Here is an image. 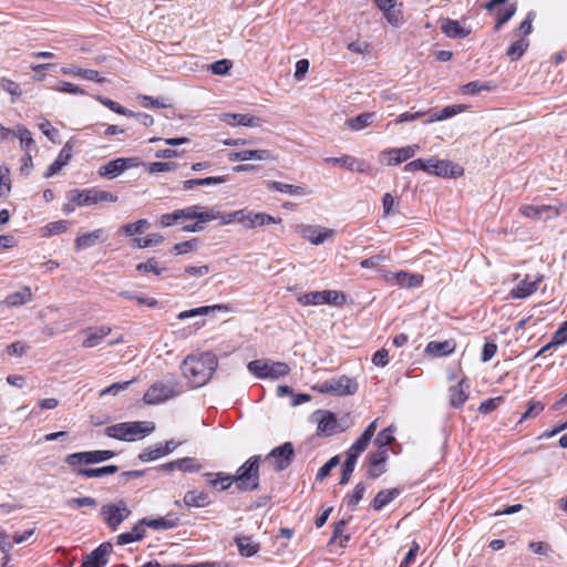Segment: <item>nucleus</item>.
<instances>
[{"instance_id":"1","label":"nucleus","mask_w":567,"mask_h":567,"mask_svg":"<svg viewBox=\"0 0 567 567\" xmlns=\"http://www.w3.org/2000/svg\"><path fill=\"white\" fill-rule=\"evenodd\" d=\"M218 365L217 357L212 352L189 354L182 362L181 369L194 388L206 384Z\"/></svg>"},{"instance_id":"2","label":"nucleus","mask_w":567,"mask_h":567,"mask_svg":"<svg viewBox=\"0 0 567 567\" xmlns=\"http://www.w3.org/2000/svg\"><path fill=\"white\" fill-rule=\"evenodd\" d=\"M155 430V425L152 422H123L117 423L105 429V434L109 437L121 440V441H133L136 437H144Z\"/></svg>"},{"instance_id":"3","label":"nucleus","mask_w":567,"mask_h":567,"mask_svg":"<svg viewBox=\"0 0 567 567\" xmlns=\"http://www.w3.org/2000/svg\"><path fill=\"white\" fill-rule=\"evenodd\" d=\"M260 455L250 456L234 475L235 484L241 492H252L259 487Z\"/></svg>"},{"instance_id":"4","label":"nucleus","mask_w":567,"mask_h":567,"mask_svg":"<svg viewBox=\"0 0 567 567\" xmlns=\"http://www.w3.org/2000/svg\"><path fill=\"white\" fill-rule=\"evenodd\" d=\"M248 371L258 379L277 380L290 373L291 369L286 362H275L267 359L252 360L247 365Z\"/></svg>"},{"instance_id":"5","label":"nucleus","mask_w":567,"mask_h":567,"mask_svg":"<svg viewBox=\"0 0 567 567\" xmlns=\"http://www.w3.org/2000/svg\"><path fill=\"white\" fill-rule=\"evenodd\" d=\"M68 199L79 206H90L102 202L115 203L117 196L97 188L71 189Z\"/></svg>"},{"instance_id":"6","label":"nucleus","mask_w":567,"mask_h":567,"mask_svg":"<svg viewBox=\"0 0 567 567\" xmlns=\"http://www.w3.org/2000/svg\"><path fill=\"white\" fill-rule=\"evenodd\" d=\"M114 456L115 452L111 450L84 451L66 455L64 462L69 465L70 468H75V466L80 465L102 463L111 460Z\"/></svg>"},{"instance_id":"7","label":"nucleus","mask_w":567,"mask_h":567,"mask_svg":"<svg viewBox=\"0 0 567 567\" xmlns=\"http://www.w3.org/2000/svg\"><path fill=\"white\" fill-rule=\"evenodd\" d=\"M316 390L320 393H329L338 396L352 395L358 391V382L352 378L341 375L322 382L320 385L316 386Z\"/></svg>"},{"instance_id":"8","label":"nucleus","mask_w":567,"mask_h":567,"mask_svg":"<svg viewBox=\"0 0 567 567\" xmlns=\"http://www.w3.org/2000/svg\"><path fill=\"white\" fill-rule=\"evenodd\" d=\"M131 509L124 499L115 503L105 504L101 507V515L104 517L106 526L115 532L118 526L131 515Z\"/></svg>"},{"instance_id":"9","label":"nucleus","mask_w":567,"mask_h":567,"mask_svg":"<svg viewBox=\"0 0 567 567\" xmlns=\"http://www.w3.org/2000/svg\"><path fill=\"white\" fill-rule=\"evenodd\" d=\"M298 302L309 305H334L342 306L346 302V295L336 290L311 291L298 297Z\"/></svg>"},{"instance_id":"10","label":"nucleus","mask_w":567,"mask_h":567,"mask_svg":"<svg viewBox=\"0 0 567 567\" xmlns=\"http://www.w3.org/2000/svg\"><path fill=\"white\" fill-rule=\"evenodd\" d=\"M140 164L135 157H118L107 162L99 168V175L109 179L120 176L128 168L137 167Z\"/></svg>"},{"instance_id":"11","label":"nucleus","mask_w":567,"mask_h":567,"mask_svg":"<svg viewBox=\"0 0 567 567\" xmlns=\"http://www.w3.org/2000/svg\"><path fill=\"white\" fill-rule=\"evenodd\" d=\"M295 456V447L291 442H286L270 451L266 456V461L274 463L275 471L286 470L292 462Z\"/></svg>"},{"instance_id":"12","label":"nucleus","mask_w":567,"mask_h":567,"mask_svg":"<svg viewBox=\"0 0 567 567\" xmlns=\"http://www.w3.org/2000/svg\"><path fill=\"white\" fill-rule=\"evenodd\" d=\"M178 394L172 386L156 382L145 392L143 400L146 404H158Z\"/></svg>"},{"instance_id":"13","label":"nucleus","mask_w":567,"mask_h":567,"mask_svg":"<svg viewBox=\"0 0 567 567\" xmlns=\"http://www.w3.org/2000/svg\"><path fill=\"white\" fill-rule=\"evenodd\" d=\"M388 450H377L368 456L367 477L378 478L386 472Z\"/></svg>"},{"instance_id":"14","label":"nucleus","mask_w":567,"mask_h":567,"mask_svg":"<svg viewBox=\"0 0 567 567\" xmlns=\"http://www.w3.org/2000/svg\"><path fill=\"white\" fill-rule=\"evenodd\" d=\"M112 551V545L110 543H102L90 554L85 555L80 567H104L109 559V555Z\"/></svg>"},{"instance_id":"15","label":"nucleus","mask_w":567,"mask_h":567,"mask_svg":"<svg viewBox=\"0 0 567 567\" xmlns=\"http://www.w3.org/2000/svg\"><path fill=\"white\" fill-rule=\"evenodd\" d=\"M417 145L405 146L401 148H391L381 153V162L386 165H399L402 162L414 156Z\"/></svg>"},{"instance_id":"16","label":"nucleus","mask_w":567,"mask_h":567,"mask_svg":"<svg viewBox=\"0 0 567 567\" xmlns=\"http://www.w3.org/2000/svg\"><path fill=\"white\" fill-rule=\"evenodd\" d=\"M228 158L231 162H245L250 159L270 162L275 159V156L269 150H243L229 153Z\"/></svg>"},{"instance_id":"17","label":"nucleus","mask_w":567,"mask_h":567,"mask_svg":"<svg viewBox=\"0 0 567 567\" xmlns=\"http://www.w3.org/2000/svg\"><path fill=\"white\" fill-rule=\"evenodd\" d=\"M313 416L317 417L319 435L330 436L338 432V420L332 412L317 411Z\"/></svg>"},{"instance_id":"18","label":"nucleus","mask_w":567,"mask_h":567,"mask_svg":"<svg viewBox=\"0 0 567 567\" xmlns=\"http://www.w3.org/2000/svg\"><path fill=\"white\" fill-rule=\"evenodd\" d=\"M324 162L332 165H340L350 171L359 173H369L371 169L369 163L362 159H358L351 155H343L341 157H327Z\"/></svg>"},{"instance_id":"19","label":"nucleus","mask_w":567,"mask_h":567,"mask_svg":"<svg viewBox=\"0 0 567 567\" xmlns=\"http://www.w3.org/2000/svg\"><path fill=\"white\" fill-rule=\"evenodd\" d=\"M72 473L78 477L94 478L113 475L118 471L116 465H105L102 467H87L86 465L75 466L71 468Z\"/></svg>"},{"instance_id":"20","label":"nucleus","mask_w":567,"mask_h":567,"mask_svg":"<svg viewBox=\"0 0 567 567\" xmlns=\"http://www.w3.org/2000/svg\"><path fill=\"white\" fill-rule=\"evenodd\" d=\"M203 207L199 205L189 206L183 209H179L182 219H196L200 220L202 223H208L210 220L218 219L219 212L215 210L214 208L206 210V212H199Z\"/></svg>"},{"instance_id":"21","label":"nucleus","mask_w":567,"mask_h":567,"mask_svg":"<svg viewBox=\"0 0 567 567\" xmlns=\"http://www.w3.org/2000/svg\"><path fill=\"white\" fill-rule=\"evenodd\" d=\"M440 28L442 32L451 39H464L470 33L471 30L461 25V23L456 20L450 18H443L440 20Z\"/></svg>"},{"instance_id":"22","label":"nucleus","mask_w":567,"mask_h":567,"mask_svg":"<svg viewBox=\"0 0 567 567\" xmlns=\"http://www.w3.org/2000/svg\"><path fill=\"white\" fill-rule=\"evenodd\" d=\"M302 237L315 245L322 244L328 237L333 235L332 229H327L320 226L303 225L300 227Z\"/></svg>"},{"instance_id":"23","label":"nucleus","mask_w":567,"mask_h":567,"mask_svg":"<svg viewBox=\"0 0 567 567\" xmlns=\"http://www.w3.org/2000/svg\"><path fill=\"white\" fill-rule=\"evenodd\" d=\"M106 240L104 236V230L102 228L95 229L91 233L80 235L75 238V249L84 250L91 247H94L99 243H103Z\"/></svg>"},{"instance_id":"24","label":"nucleus","mask_w":567,"mask_h":567,"mask_svg":"<svg viewBox=\"0 0 567 567\" xmlns=\"http://www.w3.org/2000/svg\"><path fill=\"white\" fill-rule=\"evenodd\" d=\"M456 342L453 339L445 341H431L425 347V354L432 357H445L455 351Z\"/></svg>"},{"instance_id":"25","label":"nucleus","mask_w":567,"mask_h":567,"mask_svg":"<svg viewBox=\"0 0 567 567\" xmlns=\"http://www.w3.org/2000/svg\"><path fill=\"white\" fill-rule=\"evenodd\" d=\"M463 168L450 161H439L432 158V173L440 177H456L461 175Z\"/></svg>"},{"instance_id":"26","label":"nucleus","mask_w":567,"mask_h":567,"mask_svg":"<svg viewBox=\"0 0 567 567\" xmlns=\"http://www.w3.org/2000/svg\"><path fill=\"white\" fill-rule=\"evenodd\" d=\"M468 389L470 384L465 378L452 386L450 390V404L455 409L463 406L468 399Z\"/></svg>"},{"instance_id":"27","label":"nucleus","mask_w":567,"mask_h":567,"mask_svg":"<svg viewBox=\"0 0 567 567\" xmlns=\"http://www.w3.org/2000/svg\"><path fill=\"white\" fill-rule=\"evenodd\" d=\"M183 503L187 507H206L212 504V499L204 491L190 489L184 495Z\"/></svg>"},{"instance_id":"28","label":"nucleus","mask_w":567,"mask_h":567,"mask_svg":"<svg viewBox=\"0 0 567 567\" xmlns=\"http://www.w3.org/2000/svg\"><path fill=\"white\" fill-rule=\"evenodd\" d=\"M266 186L268 189L289 194L291 196H305L310 194V190L305 186L291 185L276 181H268Z\"/></svg>"},{"instance_id":"29","label":"nucleus","mask_w":567,"mask_h":567,"mask_svg":"<svg viewBox=\"0 0 567 567\" xmlns=\"http://www.w3.org/2000/svg\"><path fill=\"white\" fill-rule=\"evenodd\" d=\"M221 120L231 126L243 125L254 127L260 124V118L249 114L224 113Z\"/></svg>"},{"instance_id":"30","label":"nucleus","mask_w":567,"mask_h":567,"mask_svg":"<svg viewBox=\"0 0 567 567\" xmlns=\"http://www.w3.org/2000/svg\"><path fill=\"white\" fill-rule=\"evenodd\" d=\"M400 493L401 491L396 487L380 491L371 502L372 508L377 512L381 511L395 499Z\"/></svg>"},{"instance_id":"31","label":"nucleus","mask_w":567,"mask_h":567,"mask_svg":"<svg viewBox=\"0 0 567 567\" xmlns=\"http://www.w3.org/2000/svg\"><path fill=\"white\" fill-rule=\"evenodd\" d=\"M61 72L64 75H71L75 78H82L89 81L102 82L103 79L100 76V73L92 69H83L75 65L63 66Z\"/></svg>"},{"instance_id":"32","label":"nucleus","mask_w":567,"mask_h":567,"mask_svg":"<svg viewBox=\"0 0 567 567\" xmlns=\"http://www.w3.org/2000/svg\"><path fill=\"white\" fill-rule=\"evenodd\" d=\"M375 120H377V113L367 112V113H361L354 117L347 118L346 125L349 126L352 131H360L368 126H371Z\"/></svg>"},{"instance_id":"33","label":"nucleus","mask_w":567,"mask_h":567,"mask_svg":"<svg viewBox=\"0 0 567 567\" xmlns=\"http://www.w3.org/2000/svg\"><path fill=\"white\" fill-rule=\"evenodd\" d=\"M146 524H142V519L132 528V530L122 533L117 536L118 545H127L134 542L142 540L145 536Z\"/></svg>"},{"instance_id":"34","label":"nucleus","mask_w":567,"mask_h":567,"mask_svg":"<svg viewBox=\"0 0 567 567\" xmlns=\"http://www.w3.org/2000/svg\"><path fill=\"white\" fill-rule=\"evenodd\" d=\"M142 524L153 529H172L178 525V518L173 515H167L159 518H142Z\"/></svg>"},{"instance_id":"35","label":"nucleus","mask_w":567,"mask_h":567,"mask_svg":"<svg viewBox=\"0 0 567 567\" xmlns=\"http://www.w3.org/2000/svg\"><path fill=\"white\" fill-rule=\"evenodd\" d=\"M378 8L385 14L386 20L398 25L401 22L400 11L395 9V0H374Z\"/></svg>"},{"instance_id":"36","label":"nucleus","mask_w":567,"mask_h":567,"mask_svg":"<svg viewBox=\"0 0 567 567\" xmlns=\"http://www.w3.org/2000/svg\"><path fill=\"white\" fill-rule=\"evenodd\" d=\"M227 181L226 176H209L204 178L187 179L183 183L185 190L193 189L195 186H212L223 184Z\"/></svg>"},{"instance_id":"37","label":"nucleus","mask_w":567,"mask_h":567,"mask_svg":"<svg viewBox=\"0 0 567 567\" xmlns=\"http://www.w3.org/2000/svg\"><path fill=\"white\" fill-rule=\"evenodd\" d=\"M280 218H275L266 213H250L249 223L245 224V228L251 229L257 226H265L269 224L280 223Z\"/></svg>"},{"instance_id":"38","label":"nucleus","mask_w":567,"mask_h":567,"mask_svg":"<svg viewBox=\"0 0 567 567\" xmlns=\"http://www.w3.org/2000/svg\"><path fill=\"white\" fill-rule=\"evenodd\" d=\"M10 136L18 137L20 140L21 147L24 148L25 152H29V150L35 145L31 132L25 126L18 125L16 130H11Z\"/></svg>"},{"instance_id":"39","label":"nucleus","mask_w":567,"mask_h":567,"mask_svg":"<svg viewBox=\"0 0 567 567\" xmlns=\"http://www.w3.org/2000/svg\"><path fill=\"white\" fill-rule=\"evenodd\" d=\"M539 280L527 281L522 280L513 290L512 295L514 298L523 299L534 293L538 288Z\"/></svg>"},{"instance_id":"40","label":"nucleus","mask_w":567,"mask_h":567,"mask_svg":"<svg viewBox=\"0 0 567 567\" xmlns=\"http://www.w3.org/2000/svg\"><path fill=\"white\" fill-rule=\"evenodd\" d=\"M236 544H237L239 554L244 557H251L259 549L258 544L252 543L250 537H237Z\"/></svg>"},{"instance_id":"41","label":"nucleus","mask_w":567,"mask_h":567,"mask_svg":"<svg viewBox=\"0 0 567 567\" xmlns=\"http://www.w3.org/2000/svg\"><path fill=\"white\" fill-rule=\"evenodd\" d=\"M528 45H529L528 41L523 37V38L518 39L517 41L513 42L508 47V49L506 51V55L512 61H517L525 53Z\"/></svg>"},{"instance_id":"42","label":"nucleus","mask_w":567,"mask_h":567,"mask_svg":"<svg viewBox=\"0 0 567 567\" xmlns=\"http://www.w3.org/2000/svg\"><path fill=\"white\" fill-rule=\"evenodd\" d=\"M422 280L423 277L419 275H411L405 271H399L396 274V281L399 286L403 288L417 287L421 285Z\"/></svg>"},{"instance_id":"43","label":"nucleus","mask_w":567,"mask_h":567,"mask_svg":"<svg viewBox=\"0 0 567 567\" xmlns=\"http://www.w3.org/2000/svg\"><path fill=\"white\" fill-rule=\"evenodd\" d=\"M65 505L70 509H79L81 507L95 508L97 506V501L91 496L73 497V498L66 499Z\"/></svg>"},{"instance_id":"44","label":"nucleus","mask_w":567,"mask_h":567,"mask_svg":"<svg viewBox=\"0 0 567 567\" xmlns=\"http://www.w3.org/2000/svg\"><path fill=\"white\" fill-rule=\"evenodd\" d=\"M208 483L210 486L215 488L219 486V491H226L230 487L233 483H235V477L234 475L219 472L216 474V477L209 480Z\"/></svg>"},{"instance_id":"45","label":"nucleus","mask_w":567,"mask_h":567,"mask_svg":"<svg viewBox=\"0 0 567 567\" xmlns=\"http://www.w3.org/2000/svg\"><path fill=\"white\" fill-rule=\"evenodd\" d=\"M367 486L363 483H358L352 493L346 495L344 502L349 507L354 508L359 502L363 498Z\"/></svg>"},{"instance_id":"46","label":"nucleus","mask_w":567,"mask_h":567,"mask_svg":"<svg viewBox=\"0 0 567 567\" xmlns=\"http://www.w3.org/2000/svg\"><path fill=\"white\" fill-rule=\"evenodd\" d=\"M32 298V293L29 287L23 288L21 291L13 292L8 296L7 302L10 306H20L30 301Z\"/></svg>"},{"instance_id":"47","label":"nucleus","mask_w":567,"mask_h":567,"mask_svg":"<svg viewBox=\"0 0 567 567\" xmlns=\"http://www.w3.org/2000/svg\"><path fill=\"white\" fill-rule=\"evenodd\" d=\"M162 456H165L163 453L162 444H157L155 446H148V447L144 449L140 453L138 458L142 462H148V461L157 460Z\"/></svg>"},{"instance_id":"48","label":"nucleus","mask_w":567,"mask_h":567,"mask_svg":"<svg viewBox=\"0 0 567 567\" xmlns=\"http://www.w3.org/2000/svg\"><path fill=\"white\" fill-rule=\"evenodd\" d=\"M404 171L406 172H416V171H424L426 173H432V158L429 159H422L417 158L410 163H408L404 166Z\"/></svg>"},{"instance_id":"49","label":"nucleus","mask_w":567,"mask_h":567,"mask_svg":"<svg viewBox=\"0 0 567 567\" xmlns=\"http://www.w3.org/2000/svg\"><path fill=\"white\" fill-rule=\"evenodd\" d=\"M394 441V436L392 435V429L389 426L382 430L375 437L374 444L378 446V450H386L389 445Z\"/></svg>"},{"instance_id":"50","label":"nucleus","mask_w":567,"mask_h":567,"mask_svg":"<svg viewBox=\"0 0 567 567\" xmlns=\"http://www.w3.org/2000/svg\"><path fill=\"white\" fill-rule=\"evenodd\" d=\"M164 240V237L159 234H151L144 238H134L133 244L137 248H146L157 244H161Z\"/></svg>"},{"instance_id":"51","label":"nucleus","mask_w":567,"mask_h":567,"mask_svg":"<svg viewBox=\"0 0 567 567\" xmlns=\"http://www.w3.org/2000/svg\"><path fill=\"white\" fill-rule=\"evenodd\" d=\"M463 110L464 109H442L440 112H435L434 114L425 118L424 124L433 123L436 121H444L456 115L458 112Z\"/></svg>"},{"instance_id":"52","label":"nucleus","mask_w":567,"mask_h":567,"mask_svg":"<svg viewBox=\"0 0 567 567\" xmlns=\"http://www.w3.org/2000/svg\"><path fill=\"white\" fill-rule=\"evenodd\" d=\"M544 207L543 205L540 206H535V205H524L520 207V213L528 217V218H533L535 220H539V219H546L545 218V214H544Z\"/></svg>"},{"instance_id":"53","label":"nucleus","mask_w":567,"mask_h":567,"mask_svg":"<svg viewBox=\"0 0 567 567\" xmlns=\"http://www.w3.org/2000/svg\"><path fill=\"white\" fill-rule=\"evenodd\" d=\"M148 226L146 219H138L135 223L126 224L123 226V231L126 236H134L136 234H143Z\"/></svg>"},{"instance_id":"54","label":"nucleus","mask_w":567,"mask_h":567,"mask_svg":"<svg viewBox=\"0 0 567 567\" xmlns=\"http://www.w3.org/2000/svg\"><path fill=\"white\" fill-rule=\"evenodd\" d=\"M10 171L6 166H0V197H6L11 190Z\"/></svg>"},{"instance_id":"55","label":"nucleus","mask_w":567,"mask_h":567,"mask_svg":"<svg viewBox=\"0 0 567 567\" xmlns=\"http://www.w3.org/2000/svg\"><path fill=\"white\" fill-rule=\"evenodd\" d=\"M202 465L194 457H183L177 460V470L182 472H198Z\"/></svg>"},{"instance_id":"56","label":"nucleus","mask_w":567,"mask_h":567,"mask_svg":"<svg viewBox=\"0 0 567 567\" xmlns=\"http://www.w3.org/2000/svg\"><path fill=\"white\" fill-rule=\"evenodd\" d=\"M112 110L120 114H124L127 116H135L136 120L145 126L152 125L154 122L153 117L146 113H134L130 109H112Z\"/></svg>"},{"instance_id":"57","label":"nucleus","mask_w":567,"mask_h":567,"mask_svg":"<svg viewBox=\"0 0 567 567\" xmlns=\"http://www.w3.org/2000/svg\"><path fill=\"white\" fill-rule=\"evenodd\" d=\"M339 463H340L339 456L338 455L332 456L327 463H324L319 468V471L317 473V476H316V480L317 481H323L330 474L332 468H334Z\"/></svg>"},{"instance_id":"58","label":"nucleus","mask_w":567,"mask_h":567,"mask_svg":"<svg viewBox=\"0 0 567 567\" xmlns=\"http://www.w3.org/2000/svg\"><path fill=\"white\" fill-rule=\"evenodd\" d=\"M136 270L138 271H145V272H153L155 275H161L165 268L158 267V261L155 258H150L145 262H140L136 266Z\"/></svg>"},{"instance_id":"59","label":"nucleus","mask_w":567,"mask_h":567,"mask_svg":"<svg viewBox=\"0 0 567 567\" xmlns=\"http://www.w3.org/2000/svg\"><path fill=\"white\" fill-rule=\"evenodd\" d=\"M543 410H544V404L540 401L530 400L527 403V410L522 415L519 423H522L523 421H525L529 417H534V416L538 415Z\"/></svg>"},{"instance_id":"60","label":"nucleus","mask_w":567,"mask_h":567,"mask_svg":"<svg viewBox=\"0 0 567 567\" xmlns=\"http://www.w3.org/2000/svg\"><path fill=\"white\" fill-rule=\"evenodd\" d=\"M73 146H74V141L73 140H69L64 146L62 147V150L60 151L56 159L63 165V166H66L69 164V162L71 161L72 156H73Z\"/></svg>"},{"instance_id":"61","label":"nucleus","mask_w":567,"mask_h":567,"mask_svg":"<svg viewBox=\"0 0 567 567\" xmlns=\"http://www.w3.org/2000/svg\"><path fill=\"white\" fill-rule=\"evenodd\" d=\"M516 12V4H509L504 12L499 11L495 30L498 31L506 22H508Z\"/></svg>"},{"instance_id":"62","label":"nucleus","mask_w":567,"mask_h":567,"mask_svg":"<svg viewBox=\"0 0 567 567\" xmlns=\"http://www.w3.org/2000/svg\"><path fill=\"white\" fill-rule=\"evenodd\" d=\"M233 66L231 61L223 59L210 64L209 70L217 75H225Z\"/></svg>"},{"instance_id":"63","label":"nucleus","mask_w":567,"mask_h":567,"mask_svg":"<svg viewBox=\"0 0 567 567\" xmlns=\"http://www.w3.org/2000/svg\"><path fill=\"white\" fill-rule=\"evenodd\" d=\"M55 90L62 93H69L74 95L84 93V91L80 86L65 81L58 82Z\"/></svg>"},{"instance_id":"64","label":"nucleus","mask_w":567,"mask_h":567,"mask_svg":"<svg viewBox=\"0 0 567 567\" xmlns=\"http://www.w3.org/2000/svg\"><path fill=\"white\" fill-rule=\"evenodd\" d=\"M102 336L97 332V330L95 328H90L87 330V337L86 339L83 341V347L84 348H93V347H96L101 340H102Z\"/></svg>"}]
</instances>
